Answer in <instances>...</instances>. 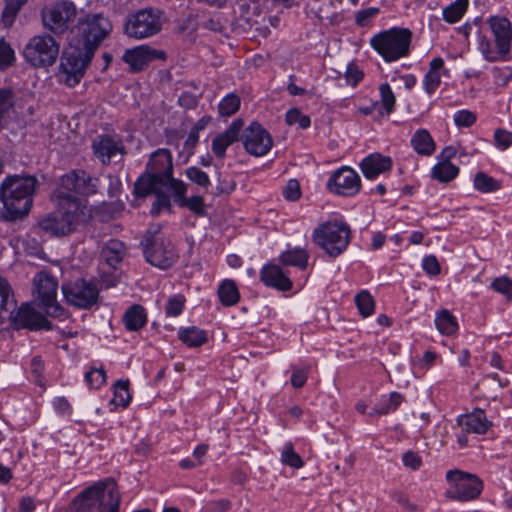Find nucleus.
<instances>
[{"label":"nucleus","instance_id":"42","mask_svg":"<svg viewBox=\"0 0 512 512\" xmlns=\"http://www.w3.org/2000/svg\"><path fill=\"white\" fill-rule=\"evenodd\" d=\"M240 98L236 94H229L218 105V111L222 116H231L238 111Z\"/></svg>","mask_w":512,"mask_h":512},{"label":"nucleus","instance_id":"31","mask_svg":"<svg viewBox=\"0 0 512 512\" xmlns=\"http://www.w3.org/2000/svg\"><path fill=\"white\" fill-rule=\"evenodd\" d=\"M308 253L300 248L288 250L280 255V263L284 266H295L305 269L308 264Z\"/></svg>","mask_w":512,"mask_h":512},{"label":"nucleus","instance_id":"48","mask_svg":"<svg viewBox=\"0 0 512 512\" xmlns=\"http://www.w3.org/2000/svg\"><path fill=\"white\" fill-rule=\"evenodd\" d=\"M494 142L498 148L502 150L507 149L512 145V132L502 128L496 129L494 132Z\"/></svg>","mask_w":512,"mask_h":512},{"label":"nucleus","instance_id":"38","mask_svg":"<svg viewBox=\"0 0 512 512\" xmlns=\"http://www.w3.org/2000/svg\"><path fill=\"white\" fill-rule=\"evenodd\" d=\"M25 0H5V6L2 11L1 21L4 27L9 28L24 5Z\"/></svg>","mask_w":512,"mask_h":512},{"label":"nucleus","instance_id":"56","mask_svg":"<svg viewBox=\"0 0 512 512\" xmlns=\"http://www.w3.org/2000/svg\"><path fill=\"white\" fill-rule=\"evenodd\" d=\"M155 194L157 196V199L153 204L151 213L153 215H158L161 209L170 207V199L166 194L163 193L162 188H159L158 193Z\"/></svg>","mask_w":512,"mask_h":512},{"label":"nucleus","instance_id":"20","mask_svg":"<svg viewBox=\"0 0 512 512\" xmlns=\"http://www.w3.org/2000/svg\"><path fill=\"white\" fill-rule=\"evenodd\" d=\"M6 320H10L16 329H50L49 322L29 304H22L17 310H12Z\"/></svg>","mask_w":512,"mask_h":512},{"label":"nucleus","instance_id":"1","mask_svg":"<svg viewBox=\"0 0 512 512\" xmlns=\"http://www.w3.org/2000/svg\"><path fill=\"white\" fill-rule=\"evenodd\" d=\"M112 31V23L102 14L87 15L79 19L71 33L76 43L64 52L61 61L62 80L70 87L75 86L84 76L95 51Z\"/></svg>","mask_w":512,"mask_h":512},{"label":"nucleus","instance_id":"57","mask_svg":"<svg viewBox=\"0 0 512 512\" xmlns=\"http://www.w3.org/2000/svg\"><path fill=\"white\" fill-rule=\"evenodd\" d=\"M403 464L412 470H417L422 465L421 457L413 451H407L402 457Z\"/></svg>","mask_w":512,"mask_h":512},{"label":"nucleus","instance_id":"15","mask_svg":"<svg viewBox=\"0 0 512 512\" xmlns=\"http://www.w3.org/2000/svg\"><path fill=\"white\" fill-rule=\"evenodd\" d=\"M146 172L161 184L169 185V190L173 187V181H179L172 177V155L167 149H158L152 153L147 163Z\"/></svg>","mask_w":512,"mask_h":512},{"label":"nucleus","instance_id":"33","mask_svg":"<svg viewBox=\"0 0 512 512\" xmlns=\"http://www.w3.org/2000/svg\"><path fill=\"white\" fill-rule=\"evenodd\" d=\"M415 151L422 155H431L435 145L430 134L426 130H418L411 139Z\"/></svg>","mask_w":512,"mask_h":512},{"label":"nucleus","instance_id":"23","mask_svg":"<svg viewBox=\"0 0 512 512\" xmlns=\"http://www.w3.org/2000/svg\"><path fill=\"white\" fill-rule=\"evenodd\" d=\"M243 127V121L235 120L226 131L217 135L212 141V152L218 158L225 156L226 149L238 140L239 133Z\"/></svg>","mask_w":512,"mask_h":512},{"label":"nucleus","instance_id":"59","mask_svg":"<svg viewBox=\"0 0 512 512\" xmlns=\"http://www.w3.org/2000/svg\"><path fill=\"white\" fill-rule=\"evenodd\" d=\"M85 380L89 383L103 384L106 381V373L103 369H91L85 374Z\"/></svg>","mask_w":512,"mask_h":512},{"label":"nucleus","instance_id":"4","mask_svg":"<svg viewBox=\"0 0 512 512\" xmlns=\"http://www.w3.org/2000/svg\"><path fill=\"white\" fill-rule=\"evenodd\" d=\"M120 493L111 478L97 482L76 496L70 512H119Z\"/></svg>","mask_w":512,"mask_h":512},{"label":"nucleus","instance_id":"28","mask_svg":"<svg viewBox=\"0 0 512 512\" xmlns=\"http://www.w3.org/2000/svg\"><path fill=\"white\" fill-rule=\"evenodd\" d=\"M126 328L130 331H137L146 323V313L142 306L134 305L130 307L123 316Z\"/></svg>","mask_w":512,"mask_h":512},{"label":"nucleus","instance_id":"10","mask_svg":"<svg viewBox=\"0 0 512 512\" xmlns=\"http://www.w3.org/2000/svg\"><path fill=\"white\" fill-rule=\"evenodd\" d=\"M160 226L157 225L147 231L142 245L147 261L153 266L161 269H167L176 260V253L174 248L169 242H166L163 237L159 235Z\"/></svg>","mask_w":512,"mask_h":512},{"label":"nucleus","instance_id":"22","mask_svg":"<svg viewBox=\"0 0 512 512\" xmlns=\"http://www.w3.org/2000/svg\"><path fill=\"white\" fill-rule=\"evenodd\" d=\"M456 421L458 426L475 434H485L492 426V422L487 419L485 412L481 409H475L471 413L460 415Z\"/></svg>","mask_w":512,"mask_h":512},{"label":"nucleus","instance_id":"13","mask_svg":"<svg viewBox=\"0 0 512 512\" xmlns=\"http://www.w3.org/2000/svg\"><path fill=\"white\" fill-rule=\"evenodd\" d=\"M62 291L69 304L83 309L95 305L99 297L98 288L93 283L83 279L63 284Z\"/></svg>","mask_w":512,"mask_h":512},{"label":"nucleus","instance_id":"17","mask_svg":"<svg viewBox=\"0 0 512 512\" xmlns=\"http://www.w3.org/2000/svg\"><path fill=\"white\" fill-rule=\"evenodd\" d=\"M246 151L254 156H263L273 145L270 134L258 123H252L243 136Z\"/></svg>","mask_w":512,"mask_h":512},{"label":"nucleus","instance_id":"54","mask_svg":"<svg viewBox=\"0 0 512 512\" xmlns=\"http://www.w3.org/2000/svg\"><path fill=\"white\" fill-rule=\"evenodd\" d=\"M283 193H284V197L287 200H290V201L297 200L301 195L299 182L295 179L289 180L287 185L284 188Z\"/></svg>","mask_w":512,"mask_h":512},{"label":"nucleus","instance_id":"8","mask_svg":"<svg viewBox=\"0 0 512 512\" xmlns=\"http://www.w3.org/2000/svg\"><path fill=\"white\" fill-rule=\"evenodd\" d=\"M162 24L161 11L153 8L141 9L127 16L124 33L130 38L142 40L158 34Z\"/></svg>","mask_w":512,"mask_h":512},{"label":"nucleus","instance_id":"9","mask_svg":"<svg viewBox=\"0 0 512 512\" xmlns=\"http://www.w3.org/2000/svg\"><path fill=\"white\" fill-rule=\"evenodd\" d=\"M449 488L445 495L447 498L461 502L478 498L483 489L481 479L475 474L461 470H450L446 474Z\"/></svg>","mask_w":512,"mask_h":512},{"label":"nucleus","instance_id":"18","mask_svg":"<svg viewBox=\"0 0 512 512\" xmlns=\"http://www.w3.org/2000/svg\"><path fill=\"white\" fill-rule=\"evenodd\" d=\"M95 156L104 164L120 161L126 154L122 141L110 135H100L93 141Z\"/></svg>","mask_w":512,"mask_h":512},{"label":"nucleus","instance_id":"5","mask_svg":"<svg viewBox=\"0 0 512 512\" xmlns=\"http://www.w3.org/2000/svg\"><path fill=\"white\" fill-rule=\"evenodd\" d=\"M488 24L494 36L496 49H493L492 43L485 36H482L479 41L480 52L490 62L506 59L510 53L512 42L510 21L505 17L493 16L488 19Z\"/></svg>","mask_w":512,"mask_h":512},{"label":"nucleus","instance_id":"45","mask_svg":"<svg viewBox=\"0 0 512 512\" xmlns=\"http://www.w3.org/2000/svg\"><path fill=\"white\" fill-rule=\"evenodd\" d=\"M185 174L189 180L196 183L198 186L205 190H207L208 186L210 185L208 175L197 167H189Z\"/></svg>","mask_w":512,"mask_h":512},{"label":"nucleus","instance_id":"14","mask_svg":"<svg viewBox=\"0 0 512 512\" xmlns=\"http://www.w3.org/2000/svg\"><path fill=\"white\" fill-rule=\"evenodd\" d=\"M76 16V7L72 2L56 3L43 10L42 21L46 28L56 34L65 32Z\"/></svg>","mask_w":512,"mask_h":512},{"label":"nucleus","instance_id":"21","mask_svg":"<svg viewBox=\"0 0 512 512\" xmlns=\"http://www.w3.org/2000/svg\"><path fill=\"white\" fill-rule=\"evenodd\" d=\"M122 58L130 66L131 70L141 71L152 60L156 58L164 59L165 52L152 49L148 45H141L126 50Z\"/></svg>","mask_w":512,"mask_h":512},{"label":"nucleus","instance_id":"32","mask_svg":"<svg viewBox=\"0 0 512 512\" xmlns=\"http://www.w3.org/2000/svg\"><path fill=\"white\" fill-rule=\"evenodd\" d=\"M179 339L190 347H199L207 342V334L204 330L197 327L180 329Z\"/></svg>","mask_w":512,"mask_h":512},{"label":"nucleus","instance_id":"37","mask_svg":"<svg viewBox=\"0 0 512 512\" xmlns=\"http://www.w3.org/2000/svg\"><path fill=\"white\" fill-rule=\"evenodd\" d=\"M458 172L459 169L457 166L445 160L433 168L432 177L440 182H449L457 176Z\"/></svg>","mask_w":512,"mask_h":512},{"label":"nucleus","instance_id":"62","mask_svg":"<svg viewBox=\"0 0 512 512\" xmlns=\"http://www.w3.org/2000/svg\"><path fill=\"white\" fill-rule=\"evenodd\" d=\"M230 502L228 500H219L210 502L206 505L207 512H225L229 509Z\"/></svg>","mask_w":512,"mask_h":512},{"label":"nucleus","instance_id":"7","mask_svg":"<svg viewBox=\"0 0 512 512\" xmlns=\"http://www.w3.org/2000/svg\"><path fill=\"white\" fill-rule=\"evenodd\" d=\"M411 36L408 29L392 28L374 36L371 45L387 62H392L408 55Z\"/></svg>","mask_w":512,"mask_h":512},{"label":"nucleus","instance_id":"16","mask_svg":"<svg viewBox=\"0 0 512 512\" xmlns=\"http://www.w3.org/2000/svg\"><path fill=\"white\" fill-rule=\"evenodd\" d=\"M36 293L46 313L52 317H58L62 309L56 302L57 283L45 273H39L34 279Z\"/></svg>","mask_w":512,"mask_h":512},{"label":"nucleus","instance_id":"2","mask_svg":"<svg viewBox=\"0 0 512 512\" xmlns=\"http://www.w3.org/2000/svg\"><path fill=\"white\" fill-rule=\"evenodd\" d=\"M98 179L84 170H73L60 178L55 191L57 206H70L83 213L86 208L85 198L97 192Z\"/></svg>","mask_w":512,"mask_h":512},{"label":"nucleus","instance_id":"40","mask_svg":"<svg viewBox=\"0 0 512 512\" xmlns=\"http://www.w3.org/2000/svg\"><path fill=\"white\" fill-rule=\"evenodd\" d=\"M468 0H457L443 10V17L449 23H455L465 13Z\"/></svg>","mask_w":512,"mask_h":512},{"label":"nucleus","instance_id":"64","mask_svg":"<svg viewBox=\"0 0 512 512\" xmlns=\"http://www.w3.org/2000/svg\"><path fill=\"white\" fill-rule=\"evenodd\" d=\"M308 380V372L305 369L295 370L291 376V384H304Z\"/></svg>","mask_w":512,"mask_h":512},{"label":"nucleus","instance_id":"58","mask_svg":"<svg viewBox=\"0 0 512 512\" xmlns=\"http://www.w3.org/2000/svg\"><path fill=\"white\" fill-rule=\"evenodd\" d=\"M14 60V51L5 42H0V66H8Z\"/></svg>","mask_w":512,"mask_h":512},{"label":"nucleus","instance_id":"25","mask_svg":"<svg viewBox=\"0 0 512 512\" xmlns=\"http://www.w3.org/2000/svg\"><path fill=\"white\" fill-rule=\"evenodd\" d=\"M392 165L389 157L380 154H371L361 162V170L365 177L373 179L379 174L390 170Z\"/></svg>","mask_w":512,"mask_h":512},{"label":"nucleus","instance_id":"47","mask_svg":"<svg viewBox=\"0 0 512 512\" xmlns=\"http://www.w3.org/2000/svg\"><path fill=\"white\" fill-rule=\"evenodd\" d=\"M286 122L289 125L298 123L301 128L305 129L310 125V118L302 115L298 109H291L286 114Z\"/></svg>","mask_w":512,"mask_h":512},{"label":"nucleus","instance_id":"51","mask_svg":"<svg viewBox=\"0 0 512 512\" xmlns=\"http://www.w3.org/2000/svg\"><path fill=\"white\" fill-rule=\"evenodd\" d=\"M379 13V9L376 7H370L367 9H363L358 11L355 16V21L359 26H366L369 24L370 20L374 18Z\"/></svg>","mask_w":512,"mask_h":512},{"label":"nucleus","instance_id":"29","mask_svg":"<svg viewBox=\"0 0 512 512\" xmlns=\"http://www.w3.org/2000/svg\"><path fill=\"white\" fill-rule=\"evenodd\" d=\"M159 188L169 189V185L161 184L160 181L146 172V175L139 178L135 183L134 192L137 196L145 197L151 193H158Z\"/></svg>","mask_w":512,"mask_h":512},{"label":"nucleus","instance_id":"27","mask_svg":"<svg viewBox=\"0 0 512 512\" xmlns=\"http://www.w3.org/2000/svg\"><path fill=\"white\" fill-rule=\"evenodd\" d=\"M15 308L16 301L11 287L6 279L0 277V323L5 322Z\"/></svg>","mask_w":512,"mask_h":512},{"label":"nucleus","instance_id":"39","mask_svg":"<svg viewBox=\"0 0 512 512\" xmlns=\"http://www.w3.org/2000/svg\"><path fill=\"white\" fill-rule=\"evenodd\" d=\"M474 187L482 193H490L500 189V182L483 172H478L474 178Z\"/></svg>","mask_w":512,"mask_h":512},{"label":"nucleus","instance_id":"63","mask_svg":"<svg viewBox=\"0 0 512 512\" xmlns=\"http://www.w3.org/2000/svg\"><path fill=\"white\" fill-rule=\"evenodd\" d=\"M35 501L30 496H25L20 500L19 511L20 512H33L35 510Z\"/></svg>","mask_w":512,"mask_h":512},{"label":"nucleus","instance_id":"12","mask_svg":"<svg viewBox=\"0 0 512 512\" xmlns=\"http://www.w3.org/2000/svg\"><path fill=\"white\" fill-rule=\"evenodd\" d=\"M58 45L49 35L35 36L26 44L23 54L25 59L35 67H47L55 63Z\"/></svg>","mask_w":512,"mask_h":512},{"label":"nucleus","instance_id":"44","mask_svg":"<svg viewBox=\"0 0 512 512\" xmlns=\"http://www.w3.org/2000/svg\"><path fill=\"white\" fill-rule=\"evenodd\" d=\"M281 461L283 464L292 468L299 469L303 467L304 463L301 457L294 451L291 443H287L281 453Z\"/></svg>","mask_w":512,"mask_h":512},{"label":"nucleus","instance_id":"6","mask_svg":"<svg viewBox=\"0 0 512 512\" xmlns=\"http://www.w3.org/2000/svg\"><path fill=\"white\" fill-rule=\"evenodd\" d=\"M350 228L338 221H328L320 224L313 231L314 243L322 248L330 257L342 254L350 242Z\"/></svg>","mask_w":512,"mask_h":512},{"label":"nucleus","instance_id":"19","mask_svg":"<svg viewBox=\"0 0 512 512\" xmlns=\"http://www.w3.org/2000/svg\"><path fill=\"white\" fill-rule=\"evenodd\" d=\"M360 186L358 174L349 167L337 170L328 183L331 191L343 196L355 195L360 190Z\"/></svg>","mask_w":512,"mask_h":512},{"label":"nucleus","instance_id":"26","mask_svg":"<svg viewBox=\"0 0 512 512\" xmlns=\"http://www.w3.org/2000/svg\"><path fill=\"white\" fill-rule=\"evenodd\" d=\"M261 280L268 286L287 291L292 287L291 280L277 265H267L261 271Z\"/></svg>","mask_w":512,"mask_h":512},{"label":"nucleus","instance_id":"3","mask_svg":"<svg viewBox=\"0 0 512 512\" xmlns=\"http://www.w3.org/2000/svg\"><path fill=\"white\" fill-rule=\"evenodd\" d=\"M37 180L32 176L12 175L0 187V198L6 209V218L15 220L28 214Z\"/></svg>","mask_w":512,"mask_h":512},{"label":"nucleus","instance_id":"53","mask_svg":"<svg viewBox=\"0 0 512 512\" xmlns=\"http://www.w3.org/2000/svg\"><path fill=\"white\" fill-rule=\"evenodd\" d=\"M422 267L424 271L431 276H436L441 271L440 264L434 255L426 256L423 259Z\"/></svg>","mask_w":512,"mask_h":512},{"label":"nucleus","instance_id":"35","mask_svg":"<svg viewBox=\"0 0 512 512\" xmlns=\"http://www.w3.org/2000/svg\"><path fill=\"white\" fill-rule=\"evenodd\" d=\"M218 295L224 306L235 305L239 301V292L236 284L231 280H225L218 289Z\"/></svg>","mask_w":512,"mask_h":512},{"label":"nucleus","instance_id":"50","mask_svg":"<svg viewBox=\"0 0 512 512\" xmlns=\"http://www.w3.org/2000/svg\"><path fill=\"white\" fill-rule=\"evenodd\" d=\"M185 303L183 296H174L170 298L166 305V314L168 316H178L181 314Z\"/></svg>","mask_w":512,"mask_h":512},{"label":"nucleus","instance_id":"34","mask_svg":"<svg viewBox=\"0 0 512 512\" xmlns=\"http://www.w3.org/2000/svg\"><path fill=\"white\" fill-rule=\"evenodd\" d=\"M435 325L441 334L447 336L453 335L458 330L456 318L445 309L437 313Z\"/></svg>","mask_w":512,"mask_h":512},{"label":"nucleus","instance_id":"49","mask_svg":"<svg viewBox=\"0 0 512 512\" xmlns=\"http://www.w3.org/2000/svg\"><path fill=\"white\" fill-rule=\"evenodd\" d=\"M454 122L458 127H470L476 122V114L469 110H460L455 113Z\"/></svg>","mask_w":512,"mask_h":512},{"label":"nucleus","instance_id":"41","mask_svg":"<svg viewBox=\"0 0 512 512\" xmlns=\"http://www.w3.org/2000/svg\"><path fill=\"white\" fill-rule=\"evenodd\" d=\"M355 302L363 317H368L374 312V300L368 291L363 290L358 293L355 297Z\"/></svg>","mask_w":512,"mask_h":512},{"label":"nucleus","instance_id":"24","mask_svg":"<svg viewBox=\"0 0 512 512\" xmlns=\"http://www.w3.org/2000/svg\"><path fill=\"white\" fill-rule=\"evenodd\" d=\"M172 183L173 187L170 190L173 192L176 201L181 206L189 208L195 214L204 215L205 207L203 198L201 196L186 197V184L182 181H173Z\"/></svg>","mask_w":512,"mask_h":512},{"label":"nucleus","instance_id":"43","mask_svg":"<svg viewBox=\"0 0 512 512\" xmlns=\"http://www.w3.org/2000/svg\"><path fill=\"white\" fill-rule=\"evenodd\" d=\"M131 398L129 386H113V397L110 400V404H113L115 407L126 408Z\"/></svg>","mask_w":512,"mask_h":512},{"label":"nucleus","instance_id":"60","mask_svg":"<svg viewBox=\"0 0 512 512\" xmlns=\"http://www.w3.org/2000/svg\"><path fill=\"white\" fill-rule=\"evenodd\" d=\"M363 77L362 71H360L355 65H349L346 71V79L349 83L356 85Z\"/></svg>","mask_w":512,"mask_h":512},{"label":"nucleus","instance_id":"30","mask_svg":"<svg viewBox=\"0 0 512 512\" xmlns=\"http://www.w3.org/2000/svg\"><path fill=\"white\" fill-rule=\"evenodd\" d=\"M124 244L119 240H110L101 251V255L106 263L112 267L118 264L124 255Z\"/></svg>","mask_w":512,"mask_h":512},{"label":"nucleus","instance_id":"36","mask_svg":"<svg viewBox=\"0 0 512 512\" xmlns=\"http://www.w3.org/2000/svg\"><path fill=\"white\" fill-rule=\"evenodd\" d=\"M403 396L400 393L392 392L387 400L375 405L369 415H386L395 411L403 401Z\"/></svg>","mask_w":512,"mask_h":512},{"label":"nucleus","instance_id":"52","mask_svg":"<svg viewBox=\"0 0 512 512\" xmlns=\"http://www.w3.org/2000/svg\"><path fill=\"white\" fill-rule=\"evenodd\" d=\"M492 287L494 290L506 295L507 297L512 296V281L506 277L495 279L492 283Z\"/></svg>","mask_w":512,"mask_h":512},{"label":"nucleus","instance_id":"46","mask_svg":"<svg viewBox=\"0 0 512 512\" xmlns=\"http://www.w3.org/2000/svg\"><path fill=\"white\" fill-rule=\"evenodd\" d=\"M379 90L382 106L386 110V113L390 114L394 108L395 95L387 83L381 84Z\"/></svg>","mask_w":512,"mask_h":512},{"label":"nucleus","instance_id":"61","mask_svg":"<svg viewBox=\"0 0 512 512\" xmlns=\"http://www.w3.org/2000/svg\"><path fill=\"white\" fill-rule=\"evenodd\" d=\"M236 188V183L232 180L219 179V183L216 187L217 194H230Z\"/></svg>","mask_w":512,"mask_h":512},{"label":"nucleus","instance_id":"55","mask_svg":"<svg viewBox=\"0 0 512 512\" xmlns=\"http://www.w3.org/2000/svg\"><path fill=\"white\" fill-rule=\"evenodd\" d=\"M440 84V73L428 71L424 78V87L428 94H432Z\"/></svg>","mask_w":512,"mask_h":512},{"label":"nucleus","instance_id":"11","mask_svg":"<svg viewBox=\"0 0 512 512\" xmlns=\"http://www.w3.org/2000/svg\"><path fill=\"white\" fill-rule=\"evenodd\" d=\"M73 210L70 206H58L57 212L47 214L39 220V230L50 236H65L71 233L75 229L79 217L83 214Z\"/></svg>","mask_w":512,"mask_h":512}]
</instances>
